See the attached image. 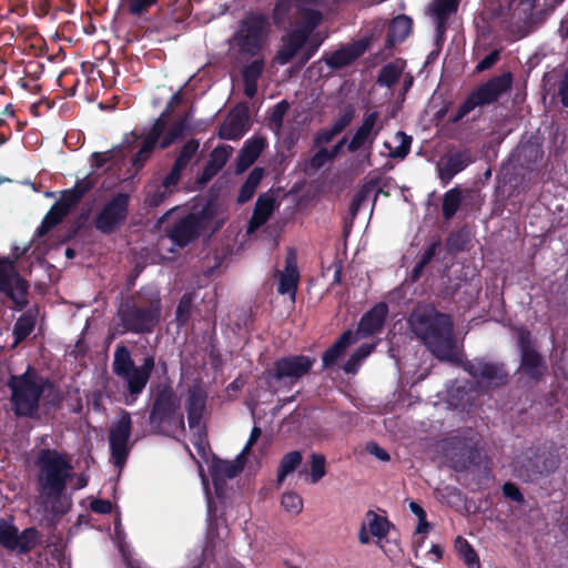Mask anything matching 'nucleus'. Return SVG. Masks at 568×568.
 <instances>
[{
  "label": "nucleus",
  "instance_id": "30",
  "mask_svg": "<svg viewBox=\"0 0 568 568\" xmlns=\"http://www.w3.org/2000/svg\"><path fill=\"white\" fill-rule=\"evenodd\" d=\"M412 138L398 131L390 140L384 142L390 158L404 159L410 149Z\"/></svg>",
  "mask_w": 568,
  "mask_h": 568
},
{
  "label": "nucleus",
  "instance_id": "10",
  "mask_svg": "<svg viewBox=\"0 0 568 568\" xmlns=\"http://www.w3.org/2000/svg\"><path fill=\"white\" fill-rule=\"evenodd\" d=\"M132 420L128 412L121 410L120 415L111 423L109 429V443L111 460L121 470L132 448L130 442Z\"/></svg>",
  "mask_w": 568,
  "mask_h": 568
},
{
  "label": "nucleus",
  "instance_id": "50",
  "mask_svg": "<svg viewBox=\"0 0 568 568\" xmlns=\"http://www.w3.org/2000/svg\"><path fill=\"white\" fill-rule=\"evenodd\" d=\"M345 142V139H343L341 142H338L332 151H327L325 149H322L320 150L313 158H312V161H311V164L312 166L314 168H320L322 166L325 162L332 160L336 154L337 152L339 151L341 146L343 145V143Z\"/></svg>",
  "mask_w": 568,
  "mask_h": 568
},
{
  "label": "nucleus",
  "instance_id": "31",
  "mask_svg": "<svg viewBox=\"0 0 568 568\" xmlns=\"http://www.w3.org/2000/svg\"><path fill=\"white\" fill-rule=\"evenodd\" d=\"M468 164V160L464 154L450 155L445 162L439 165V178L445 183H448L452 178L464 170Z\"/></svg>",
  "mask_w": 568,
  "mask_h": 568
},
{
  "label": "nucleus",
  "instance_id": "17",
  "mask_svg": "<svg viewBox=\"0 0 568 568\" xmlns=\"http://www.w3.org/2000/svg\"><path fill=\"white\" fill-rule=\"evenodd\" d=\"M383 129V122L377 112L367 113L361 126L356 130L351 142L348 143L349 151H362L369 155L374 141Z\"/></svg>",
  "mask_w": 568,
  "mask_h": 568
},
{
  "label": "nucleus",
  "instance_id": "8",
  "mask_svg": "<svg viewBox=\"0 0 568 568\" xmlns=\"http://www.w3.org/2000/svg\"><path fill=\"white\" fill-rule=\"evenodd\" d=\"M10 387L16 413L31 416L38 408L41 394L50 385L34 372L28 369L21 376L11 377Z\"/></svg>",
  "mask_w": 568,
  "mask_h": 568
},
{
  "label": "nucleus",
  "instance_id": "63",
  "mask_svg": "<svg viewBox=\"0 0 568 568\" xmlns=\"http://www.w3.org/2000/svg\"><path fill=\"white\" fill-rule=\"evenodd\" d=\"M257 91V81L244 80V92L247 98H253Z\"/></svg>",
  "mask_w": 568,
  "mask_h": 568
},
{
  "label": "nucleus",
  "instance_id": "38",
  "mask_svg": "<svg viewBox=\"0 0 568 568\" xmlns=\"http://www.w3.org/2000/svg\"><path fill=\"white\" fill-rule=\"evenodd\" d=\"M375 344L362 345L344 364V371L347 374H355L362 362L373 352Z\"/></svg>",
  "mask_w": 568,
  "mask_h": 568
},
{
  "label": "nucleus",
  "instance_id": "43",
  "mask_svg": "<svg viewBox=\"0 0 568 568\" xmlns=\"http://www.w3.org/2000/svg\"><path fill=\"white\" fill-rule=\"evenodd\" d=\"M460 201V192L455 189L445 194L443 201V214L446 219H450L457 212Z\"/></svg>",
  "mask_w": 568,
  "mask_h": 568
},
{
  "label": "nucleus",
  "instance_id": "14",
  "mask_svg": "<svg viewBox=\"0 0 568 568\" xmlns=\"http://www.w3.org/2000/svg\"><path fill=\"white\" fill-rule=\"evenodd\" d=\"M39 534L34 528L19 532L11 519H0V545L11 551L28 552L38 544Z\"/></svg>",
  "mask_w": 568,
  "mask_h": 568
},
{
  "label": "nucleus",
  "instance_id": "23",
  "mask_svg": "<svg viewBox=\"0 0 568 568\" xmlns=\"http://www.w3.org/2000/svg\"><path fill=\"white\" fill-rule=\"evenodd\" d=\"M244 467V456L240 454L233 460H221L213 458L210 465V471L217 496L224 495V485L227 479L234 478Z\"/></svg>",
  "mask_w": 568,
  "mask_h": 568
},
{
  "label": "nucleus",
  "instance_id": "1",
  "mask_svg": "<svg viewBox=\"0 0 568 568\" xmlns=\"http://www.w3.org/2000/svg\"><path fill=\"white\" fill-rule=\"evenodd\" d=\"M36 466L38 469L39 498L48 516L62 515L70 507L65 489L73 481L71 462L54 449L40 450Z\"/></svg>",
  "mask_w": 568,
  "mask_h": 568
},
{
  "label": "nucleus",
  "instance_id": "39",
  "mask_svg": "<svg viewBox=\"0 0 568 568\" xmlns=\"http://www.w3.org/2000/svg\"><path fill=\"white\" fill-rule=\"evenodd\" d=\"M375 200L374 186L364 185L354 196L351 212L353 215L357 214L363 207L368 206Z\"/></svg>",
  "mask_w": 568,
  "mask_h": 568
},
{
  "label": "nucleus",
  "instance_id": "51",
  "mask_svg": "<svg viewBox=\"0 0 568 568\" xmlns=\"http://www.w3.org/2000/svg\"><path fill=\"white\" fill-rule=\"evenodd\" d=\"M439 246H440L439 242H434L424 252V254L420 257V261L414 267L413 273H414L415 277H417L422 273L423 268L430 262V260L434 257V255L436 254Z\"/></svg>",
  "mask_w": 568,
  "mask_h": 568
},
{
  "label": "nucleus",
  "instance_id": "25",
  "mask_svg": "<svg viewBox=\"0 0 568 568\" xmlns=\"http://www.w3.org/2000/svg\"><path fill=\"white\" fill-rule=\"evenodd\" d=\"M275 207V197L265 193L258 196L253 215L247 226V233L251 234L261 227L272 215Z\"/></svg>",
  "mask_w": 568,
  "mask_h": 568
},
{
  "label": "nucleus",
  "instance_id": "5",
  "mask_svg": "<svg viewBox=\"0 0 568 568\" xmlns=\"http://www.w3.org/2000/svg\"><path fill=\"white\" fill-rule=\"evenodd\" d=\"M154 357L144 358L141 366H135L129 351L120 346L114 352L113 372L126 385L129 396L125 398L126 405H132L138 395L145 388L151 373L154 368Z\"/></svg>",
  "mask_w": 568,
  "mask_h": 568
},
{
  "label": "nucleus",
  "instance_id": "61",
  "mask_svg": "<svg viewBox=\"0 0 568 568\" xmlns=\"http://www.w3.org/2000/svg\"><path fill=\"white\" fill-rule=\"evenodd\" d=\"M372 535L369 534L368 528L365 526L364 523L361 524L359 531H358V541L362 545H368L371 542Z\"/></svg>",
  "mask_w": 568,
  "mask_h": 568
},
{
  "label": "nucleus",
  "instance_id": "18",
  "mask_svg": "<svg viewBox=\"0 0 568 568\" xmlns=\"http://www.w3.org/2000/svg\"><path fill=\"white\" fill-rule=\"evenodd\" d=\"M129 196L118 194L108 202L95 220L97 229L103 233L114 231L126 217Z\"/></svg>",
  "mask_w": 568,
  "mask_h": 568
},
{
  "label": "nucleus",
  "instance_id": "56",
  "mask_svg": "<svg viewBox=\"0 0 568 568\" xmlns=\"http://www.w3.org/2000/svg\"><path fill=\"white\" fill-rule=\"evenodd\" d=\"M366 450L368 454L375 456L381 462H388L390 458L389 454L375 442L368 443L366 445Z\"/></svg>",
  "mask_w": 568,
  "mask_h": 568
},
{
  "label": "nucleus",
  "instance_id": "44",
  "mask_svg": "<svg viewBox=\"0 0 568 568\" xmlns=\"http://www.w3.org/2000/svg\"><path fill=\"white\" fill-rule=\"evenodd\" d=\"M456 0H436L433 4L432 10L438 23H442L450 13H453L456 10Z\"/></svg>",
  "mask_w": 568,
  "mask_h": 568
},
{
  "label": "nucleus",
  "instance_id": "58",
  "mask_svg": "<svg viewBox=\"0 0 568 568\" xmlns=\"http://www.w3.org/2000/svg\"><path fill=\"white\" fill-rule=\"evenodd\" d=\"M90 507L92 511L98 514H109L112 510V504L103 499L93 500Z\"/></svg>",
  "mask_w": 568,
  "mask_h": 568
},
{
  "label": "nucleus",
  "instance_id": "28",
  "mask_svg": "<svg viewBox=\"0 0 568 568\" xmlns=\"http://www.w3.org/2000/svg\"><path fill=\"white\" fill-rule=\"evenodd\" d=\"M182 168H178L174 164L170 174L164 179V181L156 187L154 192L149 190L148 202L152 206L159 205L168 194L172 192V187L176 185Z\"/></svg>",
  "mask_w": 568,
  "mask_h": 568
},
{
  "label": "nucleus",
  "instance_id": "2",
  "mask_svg": "<svg viewBox=\"0 0 568 568\" xmlns=\"http://www.w3.org/2000/svg\"><path fill=\"white\" fill-rule=\"evenodd\" d=\"M409 326L438 359L452 363L460 361L448 315L438 313L430 305H419L410 314Z\"/></svg>",
  "mask_w": 568,
  "mask_h": 568
},
{
  "label": "nucleus",
  "instance_id": "9",
  "mask_svg": "<svg viewBox=\"0 0 568 568\" xmlns=\"http://www.w3.org/2000/svg\"><path fill=\"white\" fill-rule=\"evenodd\" d=\"M206 392L202 387L193 386L187 392L184 407L187 414L189 428L192 433V444L197 454L207 463L210 449L201 424L206 409Z\"/></svg>",
  "mask_w": 568,
  "mask_h": 568
},
{
  "label": "nucleus",
  "instance_id": "46",
  "mask_svg": "<svg viewBox=\"0 0 568 568\" xmlns=\"http://www.w3.org/2000/svg\"><path fill=\"white\" fill-rule=\"evenodd\" d=\"M325 458L323 455L313 454L311 457V481L317 483L325 476Z\"/></svg>",
  "mask_w": 568,
  "mask_h": 568
},
{
  "label": "nucleus",
  "instance_id": "32",
  "mask_svg": "<svg viewBox=\"0 0 568 568\" xmlns=\"http://www.w3.org/2000/svg\"><path fill=\"white\" fill-rule=\"evenodd\" d=\"M363 50L353 48H343L325 58V63L332 69H339L352 63Z\"/></svg>",
  "mask_w": 568,
  "mask_h": 568
},
{
  "label": "nucleus",
  "instance_id": "7",
  "mask_svg": "<svg viewBox=\"0 0 568 568\" xmlns=\"http://www.w3.org/2000/svg\"><path fill=\"white\" fill-rule=\"evenodd\" d=\"M270 22L263 16H250L231 40V48L243 58L256 55L266 43Z\"/></svg>",
  "mask_w": 568,
  "mask_h": 568
},
{
  "label": "nucleus",
  "instance_id": "57",
  "mask_svg": "<svg viewBox=\"0 0 568 568\" xmlns=\"http://www.w3.org/2000/svg\"><path fill=\"white\" fill-rule=\"evenodd\" d=\"M499 59V51L498 50H495L493 52H490L488 55H486L481 61L478 62V64L476 65V70L481 72V71H485L487 69H489L490 67H493Z\"/></svg>",
  "mask_w": 568,
  "mask_h": 568
},
{
  "label": "nucleus",
  "instance_id": "52",
  "mask_svg": "<svg viewBox=\"0 0 568 568\" xmlns=\"http://www.w3.org/2000/svg\"><path fill=\"white\" fill-rule=\"evenodd\" d=\"M264 70V60L257 59L245 67L243 80L257 81Z\"/></svg>",
  "mask_w": 568,
  "mask_h": 568
},
{
  "label": "nucleus",
  "instance_id": "6",
  "mask_svg": "<svg viewBox=\"0 0 568 568\" xmlns=\"http://www.w3.org/2000/svg\"><path fill=\"white\" fill-rule=\"evenodd\" d=\"M387 314V305L378 303L371 311H368L361 320L358 327L355 332H345L336 343L329 347L323 355L324 366L333 365L336 359L345 352V349L357 343L359 339L377 333L383 327Z\"/></svg>",
  "mask_w": 568,
  "mask_h": 568
},
{
  "label": "nucleus",
  "instance_id": "60",
  "mask_svg": "<svg viewBox=\"0 0 568 568\" xmlns=\"http://www.w3.org/2000/svg\"><path fill=\"white\" fill-rule=\"evenodd\" d=\"M260 436H261V429L256 426L253 427L250 438L241 453L243 456H245L248 453V450L256 443V440L258 439Z\"/></svg>",
  "mask_w": 568,
  "mask_h": 568
},
{
  "label": "nucleus",
  "instance_id": "3",
  "mask_svg": "<svg viewBox=\"0 0 568 568\" xmlns=\"http://www.w3.org/2000/svg\"><path fill=\"white\" fill-rule=\"evenodd\" d=\"M296 7L302 13L304 26L296 29L282 40V45L277 51L274 61L280 65L287 64L293 58L297 57L301 64L310 60L315 49L305 48L306 40L314 28L321 22L322 14L317 7L324 0H294Z\"/></svg>",
  "mask_w": 568,
  "mask_h": 568
},
{
  "label": "nucleus",
  "instance_id": "53",
  "mask_svg": "<svg viewBox=\"0 0 568 568\" xmlns=\"http://www.w3.org/2000/svg\"><path fill=\"white\" fill-rule=\"evenodd\" d=\"M192 305L191 295H184L176 307V321L184 324L187 321Z\"/></svg>",
  "mask_w": 568,
  "mask_h": 568
},
{
  "label": "nucleus",
  "instance_id": "42",
  "mask_svg": "<svg viewBox=\"0 0 568 568\" xmlns=\"http://www.w3.org/2000/svg\"><path fill=\"white\" fill-rule=\"evenodd\" d=\"M354 112L352 110L345 111L332 125L329 131H323L320 138L324 141H329L334 135L342 132L352 121Z\"/></svg>",
  "mask_w": 568,
  "mask_h": 568
},
{
  "label": "nucleus",
  "instance_id": "40",
  "mask_svg": "<svg viewBox=\"0 0 568 568\" xmlns=\"http://www.w3.org/2000/svg\"><path fill=\"white\" fill-rule=\"evenodd\" d=\"M34 327V318L30 314H23L21 315L18 321L14 324L13 327V336H14V344L20 343L23 341L27 336L31 334Z\"/></svg>",
  "mask_w": 568,
  "mask_h": 568
},
{
  "label": "nucleus",
  "instance_id": "34",
  "mask_svg": "<svg viewBox=\"0 0 568 568\" xmlns=\"http://www.w3.org/2000/svg\"><path fill=\"white\" fill-rule=\"evenodd\" d=\"M410 29L412 20L406 16H397L390 23L388 41L390 43L403 41L409 34Z\"/></svg>",
  "mask_w": 568,
  "mask_h": 568
},
{
  "label": "nucleus",
  "instance_id": "59",
  "mask_svg": "<svg viewBox=\"0 0 568 568\" xmlns=\"http://www.w3.org/2000/svg\"><path fill=\"white\" fill-rule=\"evenodd\" d=\"M503 491H504L505 496H507L508 498H510L513 500H516V501L523 500L521 493L514 484L506 483L503 487Z\"/></svg>",
  "mask_w": 568,
  "mask_h": 568
},
{
  "label": "nucleus",
  "instance_id": "62",
  "mask_svg": "<svg viewBox=\"0 0 568 568\" xmlns=\"http://www.w3.org/2000/svg\"><path fill=\"white\" fill-rule=\"evenodd\" d=\"M560 97L561 102L565 106H568V71L565 74V78L560 85Z\"/></svg>",
  "mask_w": 568,
  "mask_h": 568
},
{
  "label": "nucleus",
  "instance_id": "29",
  "mask_svg": "<svg viewBox=\"0 0 568 568\" xmlns=\"http://www.w3.org/2000/svg\"><path fill=\"white\" fill-rule=\"evenodd\" d=\"M265 146L263 138H254L245 142L237 160V170L240 172L246 170L254 163Z\"/></svg>",
  "mask_w": 568,
  "mask_h": 568
},
{
  "label": "nucleus",
  "instance_id": "49",
  "mask_svg": "<svg viewBox=\"0 0 568 568\" xmlns=\"http://www.w3.org/2000/svg\"><path fill=\"white\" fill-rule=\"evenodd\" d=\"M197 149L199 142L194 140L186 142L174 164L178 165V168L183 169L189 163V161L194 156Z\"/></svg>",
  "mask_w": 568,
  "mask_h": 568
},
{
  "label": "nucleus",
  "instance_id": "12",
  "mask_svg": "<svg viewBox=\"0 0 568 568\" xmlns=\"http://www.w3.org/2000/svg\"><path fill=\"white\" fill-rule=\"evenodd\" d=\"M9 297L18 308L27 304L28 284L17 273L14 261L0 258V295Z\"/></svg>",
  "mask_w": 568,
  "mask_h": 568
},
{
  "label": "nucleus",
  "instance_id": "55",
  "mask_svg": "<svg viewBox=\"0 0 568 568\" xmlns=\"http://www.w3.org/2000/svg\"><path fill=\"white\" fill-rule=\"evenodd\" d=\"M118 149L110 150L108 152H95L91 155V168L92 169H100L103 165H105L112 158L113 154L116 152Z\"/></svg>",
  "mask_w": 568,
  "mask_h": 568
},
{
  "label": "nucleus",
  "instance_id": "21",
  "mask_svg": "<svg viewBox=\"0 0 568 568\" xmlns=\"http://www.w3.org/2000/svg\"><path fill=\"white\" fill-rule=\"evenodd\" d=\"M464 367L480 387L499 386L506 381V373L501 366L486 363L483 359L467 362Z\"/></svg>",
  "mask_w": 568,
  "mask_h": 568
},
{
  "label": "nucleus",
  "instance_id": "33",
  "mask_svg": "<svg viewBox=\"0 0 568 568\" xmlns=\"http://www.w3.org/2000/svg\"><path fill=\"white\" fill-rule=\"evenodd\" d=\"M455 549L468 568H481L477 552L464 537L456 538Z\"/></svg>",
  "mask_w": 568,
  "mask_h": 568
},
{
  "label": "nucleus",
  "instance_id": "27",
  "mask_svg": "<svg viewBox=\"0 0 568 568\" xmlns=\"http://www.w3.org/2000/svg\"><path fill=\"white\" fill-rule=\"evenodd\" d=\"M298 282V271L294 255L286 258L285 270L280 275L278 292L281 294H290L292 297L295 296L296 287Z\"/></svg>",
  "mask_w": 568,
  "mask_h": 568
},
{
  "label": "nucleus",
  "instance_id": "15",
  "mask_svg": "<svg viewBox=\"0 0 568 568\" xmlns=\"http://www.w3.org/2000/svg\"><path fill=\"white\" fill-rule=\"evenodd\" d=\"M178 407L179 402L173 390L170 387L161 388L156 394L153 408L150 414V424L154 428L160 429L164 424L176 422V424L183 428V416H175Z\"/></svg>",
  "mask_w": 568,
  "mask_h": 568
},
{
  "label": "nucleus",
  "instance_id": "19",
  "mask_svg": "<svg viewBox=\"0 0 568 568\" xmlns=\"http://www.w3.org/2000/svg\"><path fill=\"white\" fill-rule=\"evenodd\" d=\"M123 326L132 332L150 331L160 316V305L156 301L146 310L135 306H126L120 311Z\"/></svg>",
  "mask_w": 568,
  "mask_h": 568
},
{
  "label": "nucleus",
  "instance_id": "16",
  "mask_svg": "<svg viewBox=\"0 0 568 568\" xmlns=\"http://www.w3.org/2000/svg\"><path fill=\"white\" fill-rule=\"evenodd\" d=\"M165 128V121L162 118H159L145 136L134 164H141L156 145L162 149L169 146L175 139H178L182 131L181 125L176 124L171 128L164 136H162Z\"/></svg>",
  "mask_w": 568,
  "mask_h": 568
},
{
  "label": "nucleus",
  "instance_id": "45",
  "mask_svg": "<svg viewBox=\"0 0 568 568\" xmlns=\"http://www.w3.org/2000/svg\"><path fill=\"white\" fill-rule=\"evenodd\" d=\"M281 504L286 511L294 515L300 514L303 509V499L297 493L294 491L284 493Z\"/></svg>",
  "mask_w": 568,
  "mask_h": 568
},
{
  "label": "nucleus",
  "instance_id": "13",
  "mask_svg": "<svg viewBox=\"0 0 568 568\" xmlns=\"http://www.w3.org/2000/svg\"><path fill=\"white\" fill-rule=\"evenodd\" d=\"M511 84V77L505 73L489 80L484 85L474 91L468 99L460 105L457 118H463L478 105L488 104L507 91Z\"/></svg>",
  "mask_w": 568,
  "mask_h": 568
},
{
  "label": "nucleus",
  "instance_id": "11",
  "mask_svg": "<svg viewBox=\"0 0 568 568\" xmlns=\"http://www.w3.org/2000/svg\"><path fill=\"white\" fill-rule=\"evenodd\" d=\"M314 361L306 356L281 358L268 374L270 384L275 390L293 386L302 376L308 373Z\"/></svg>",
  "mask_w": 568,
  "mask_h": 568
},
{
  "label": "nucleus",
  "instance_id": "54",
  "mask_svg": "<svg viewBox=\"0 0 568 568\" xmlns=\"http://www.w3.org/2000/svg\"><path fill=\"white\" fill-rule=\"evenodd\" d=\"M517 154L519 159L526 160V159H532L534 161H537L542 156L541 150L537 145L532 144H524L520 145L517 149Z\"/></svg>",
  "mask_w": 568,
  "mask_h": 568
},
{
  "label": "nucleus",
  "instance_id": "26",
  "mask_svg": "<svg viewBox=\"0 0 568 568\" xmlns=\"http://www.w3.org/2000/svg\"><path fill=\"white\" fill-rule=\"evenodd\" d=\"M363 523L368 528L372 537L375 539V544L383 549V540L389 534L393 525L385 516H382L373 510H368L365 514V519Z\"/></svg>",
  "mask_w": 568,
  "mask_h": 568
},
{
  "label": "nucleus",
  "instance_id": "20",
  "mask_svg": "<svg viewBox=\"0 0 568 568\" xmlns=\"http://www.w3.org/2000/svg\"><path fill=\"white\" fill-rule=\"evenodd\" d=\"M200 227L197 217L193 214L179 221L169 232L168 237L160 242V250L173 252L174 246L182 247L195 237Z\"/></svg>",
  "mask_w": 568,
  "mask_h": 568
},
{
  "label": "nucleus",
  "instance_id": "36",
  "mask_svg": "<svg viewBox=\"0 0 568 568\" xmlns=\"http://www.w3.org/2000/svg\"><path fill=\"white\" fill-rule=\"evenodd\" d=\"M263 169L255 168L247 176L245 183L242 185L239 202L244 203L248 201L255 193L257 185L263 178Z\"/></svg>",
  "mask_w": 568,
  "mask_h": 568
},
{
  "label": "nucleus",
  "instance_id": "22",
  "mask_svg": "<svg viewBox=\"0 0 568 568\" xmlns=\"http://www.w3.org/2000/svg\"><path fill=\"white\" fill-rule=\"evenodd\" d=\"M518 343L521 351V364L519 372L523 376L537 379L546 372V366L539 354L530 345V335L527 331H519Z\"/></svg>",
  "mask_w": 568,
  "mask_h": 568
},
{
  "label": "nucleus",
  "instance_id": "35",
  "mask_svg": "<svg viewBox=\"0 0 568 568\" xmlns=\"http://www.w3.org/2000/svg\"><path fill=\"white\" fill-rule=\"evenodd\" d=\"M301 462L302 455L300 452L294 450L284 455L277 470V483L282 484L297 468Z\"/></svg>",
  "mask_w": 568,
  "mask_h": 568
},
{
  "label": "nucleus",
  "instance_id": "48",
  "mask_svg": "<svg viewBox=\"0 0 568 568\" xmlns=\"http://www.w3.org/2000/svg\"><path fill=\"white\" fill-rule=\"evenodd\" d=\"M288 109V104L286 102H280L272 109L271 115H270V126L275 132H278V130L282 126V122L284 119V115Z\"/></svg>",
  "mask_w": 568,
  "mask_h": 568
},
{
  "label": "nucleus",
  "instance_id": "4",
  "mask_svg": "<svg viewBox=\"0 0 568 568\" xmlns=\"http://www.w3.org/2000/svg\"><path fill=\"white\" fill-rule=\"evenodd\" d=\"M94 183L95 180L92 174H88L82 180L78 181L72 189L64 191L60 200L51 207L43 219L41 225L37 230L36 237L30 243V246L23 247L21 251L19 247H14V258L17 260L19 256L30 252V256H33L38 261L41 260L47 252L45 247H42L40 243L41 237L69 213L79 200L94 185Z\"/></svg>",
  "mask_w": 568,
  "mask_h": 568
},
{
  "label": "nucleus",
  "instance_id": "47",
  "mask_svg": "<svg viewBox=\"0 0 568 568\" xmlns=\"http://www.w3.org/2000/svg\"><path fill=\"white\" fill-rule=\"evenodd\" d=\"M158 0H121L128 11L133 16H140L150 7L156 3Z\"/></svg>",
  "mask_w": 568,
  "mask_h": 568
},
{
  "label": "nucleus",
  "instance_id": "24",
  "mask_svg": "<svg viewBox=\"0 0 568 568\" xmlns=\"http://www.w3.org/2000/svg\"><path fill=\"white\" fill-rule=\"evenodd\" d=\"M247 116L244 110H235L225 119L219 134L225 140H237L247 130Z\"/></svg>",
  "mask_w": 568,
  "mask_h": 568
},
{
  "label": "nucleus",
  "instance_id": "64",
  "mask_svg": "<svg viewBox=\"0 0 568 568\" xmlns=\"http://www.w3.org/2000/svg\"><path fill=\"white\" fill-rule=\"evenodd\" d=\"M409 509L417 517V519H423V517H426V513L423 507L415 501L409 503Z\"/></svg>",
  "mask_w": 568,
  "mask_h": 568
},
{
  "label": "nucleus",
  "instance_id": "41",
  "mask_svg": "<svg viewBox=\"0 0 568 568\" xmlns=\"http://www.w3.org/2000/svg\"><path fill=\"white\" fill-rule=\"evenodd\" d=\"M229 155L230 152L227 148H215L211 154V162L206 166L204 173L209 176L213 175L217 170H220L225 164Z\"/></svg>",
  "mask_w": 568,
  "mask_h": 568
},
{
  "label": "nucleus",
  "instance_id": "37",
  "mask_svg": "<svg viewBox=\"0 0 568 568\" xmlns=\"http://www.w3.org/2000/svg\"><path fill=\"white\" fill-rule=\"evenodd\" d=\"M404 70V63L403 62H393L386 64L379 73L378 77V83L386 87H392L402 75V72Z\"/></svg>",
  "mask_w": 568,
  "mask_h": 568
}]
</instances>
